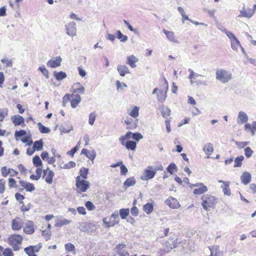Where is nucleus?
I'll return each mask as SVG.
<instances>
[{"label": "nucleus", "instance_id": "f257e3e1", "mask_svg": "<svg viewBox=\"0 0 256 256\" xmlns=\"http://www.w3.org/2000/svg\"><path fill=\"white\" fill-rule=\"evenodd\" d=\"M216 79L223 84H226L232 78V73L224 69H218L216 72Z\"/></svg>", "mask_w": 256, "mask_h": 256}, {"label": "nucleus", "instance_id": "f03ea898", "mask_svg": "<svg viewBox=\"0 0 256 256\" xmlns=\"http://www.w3.org/2000/svg\"><path fill=\"white\" fill-rule=\"evenodd\" d=\"M202 206L203 208L208 211L210 208H214L216 203V198L210 194L204 195L202 198Z\"/></svg>", "mask_w": 256, "mask_h": 256}, {"label": "nucleus", "instance_id": "7ed1b4c3", "mask_svg": "<svg viewBox=\"0 0 256 256\" xmlns=\"http://www.w3.org/2000/svg\"><path fill=\"white\" fill-rule=\"evenodd\" d=\"M76 186L80 192H86L90 188V182L81 179L80 176L76 178Z\"/></svg>", "mask_w": 256, "mask_h": 256}, {"label": "nucleus", "instance_id": "20e7f679", "mask_svg": "<svg viewBox=\"0 0 256 256\" xmlns=\"http://www.w3.org/2000/svg\"><path fill=\"white\" fill-rule=\"evenodd\" d=\"M66 33L68 36L73 37L76 35V24L74 22H69L66 26Z\"/></svg>", "mask_w": 256, "mask_h": 256}, {"label": "nucleus", "instance_id": "39448f33", "mask_svg": "<svg viewBox=\"0 0 256 256\" xmlns=\"http://www.w3.org/2000/svg\"><path fill=\"white\" fill-rule=\"evenodd\" d=\"M125 244H120L116 247L114 254V256H130L125 249Z\"/></svg>", "mask_w": 256, "mask_h": 256}, {"label": "nucleus", "instance_id": "423d86ee", "mask_svg": "<svg viewBox=\"0 0 256 256\" xmlns=\"http://www.w3.org/2000/svg\"><path fill=\"white\" fill-rule=\"evenodd\" d=\"M166 88L164 90H160L159 92L156 94L157 100L159 102H164L167 97V92L168 90V86L167 81L165 80Z\"/></svg>", "mask_w": 256, "mask_h": 256}, {"label": "nucleus", "instance_id": "0eeeda50", "mask_svg": "<svg viewBox=\"0 0 256 256\" xmlns=\"http://www.w3.org/2000/svg\"><path fill=\"white\" fill-rule=\"evenodd\" d=\"M54 176V172L48 168L44 170L42 177L45 178V180L48 184H51L52 182Z\"/></svg>", "mask_w": 256, "mask_h": 256}, {"label": "nucleus", "instance_id": "6e6552de", "mask_svg": "<svg viewBox=\"0 0 256 256\" xmlns=\"http://www.w3.org/2000/svg\"><path fill=\"white\" fill-rule=\"evenodd\" d=\"M156 174V172L154 170L150 169L147 168L144 171V174L141 176V179L143 180H147L152 178Z\"/></svg>", "mask_w": 256, "mask_h": 256}, {"label": "nucleus", "instance_id": "1a4fd4ad", "mask_svg": "<svg viewBox=\"0 0 256 256\" xmlns=\"http://www.w3.org/2000/svg\"><path fill=\"white\" fill-rule=\"evenodd\" d=\"M22 220L20 218L16 217V218L12 220V228L13 230H19L22 228Z\"/></svg>", "mask_w": 256, "mask_h": 256}, {"label": "nucleus", "instance_id": "9d476101", "mask_svg": "<svg viewBox=\"0 0 256 256\" xmlns=\"http://www.w3.org/2000/svg\"><path fill=\"white\" fill-rule=\"evenodd\" d=\"M62 59L60 56H57L56 60L51 59L46 64L47 66L55 68L60 66Z\"/></svg>", "mask_w": 256, "mask_h": 256}, {"label": "nucleus", "instance_id": "9b49d317", "mask_svg": "<svg viewBox=\"0 0 256 256\" xmlns=\"http://www.w3.org/2000/svg\"><path fill=\"white\" fill-rule=\"evenodd\" d=\"M124 122L128 126V128L132 130L138 126V120H134L130 118L127 117L124 120Z\"/></svg>", "mask_w": 256, "mask_h": 256}, {"label": "nucleus", "instance_id": "f8f14e48", "mask_svg": "<svg viewBox=\"0 0 256 256\" xmlns=\"http://www.w3.org/2000/svg\"><path fill=\"white\" fill-rule=\"evenodd\" d=\"M164 33L166 35V38L170 42L178 44L179 43L177 38L175 36L174 34L172 31H168L165 29L163 30Z\"/></svg>", "mask_w": 256, "mask_h": 256}, {"label": "nucleus", "instance_id": "ddd939ff", "mask_svg": "<svg viewBox=\"0 0 256 256\" xmlns=\"http://www.w3.org/2000/svg\"><path fill=\"white\" fill-rule=\"evenodd\" d=\"M2 174L4 177H6L10 174L11 176H16L18 172L12 168L8 169L6 166H3L1 168Z\"/></svg>", "mask_w": 256, "mask_h": 256}, {"label": "nucleus", "instance_id": "4468645a", "mask_svg": "<svg viewBox=\"0 0 256 256\" xmlns=\"http://www.w3.org/2000/svg\"><path fill=\"white\" fill-rule=\"evenodd\" d=\"M24 230L25 233L28 234H32L34 232V223L32 221L28 220L25 224L24 228Z\"/></svg>", "mask_w": 256, "mask_h": 256}, {"label": "nucleus", "instance_id": "2eb2a0df", "mask_svg": "<svg viewBox=\"0 0 256 256\" xmlns=\"http://www.w3.org/2000/svg\"><path fill=\"white\" fill-rule=\"evenodd\" d=\"M9 243H14L21 244L22 240V238L19 234H12L8 238Z\"/></svg>", "mask_w": 256, "mask_h": 256}, {"label": "nucleus", "instance_id": "dca6fc26", "mask_svg": "<svg viewBox=\"0 0 256 256\" xmlns=\"http://www.w3.org/2000/svg\"><path fill=\"white\" fill-rule=\"evenodd\" d=\"M251 179V174L250 172H244L240 176L241 182L244 185H246L250 183Z\"/></svg>", "mask_w": 256, "mask_h": 256}, {"label": "nucleus", "instance_id": "f3484780", "mask_svg": "<svg viewBox=\"0 0 256 256\" xmlns=\"http://www.w3.org/2000/svg\"><path fill=\"white\" fill-rule=\"evenodd\" d=\"M165 202L168 206L172 208H176L180 206L177 200L172 197L168 198Z\"/></svg>", "mask_w": 256, "mask_h": 256}, {"label": "nucleus", "instance_id": "a211bd4d", "mask_svg": "<svg viewBox=\"0 0 256 256\" xmlns=\"http://www.w3.org/2000/svg\"><path fill=\"white\" fill-rule=\"evenodd\" d=\"M19 183L22 187L26 188V191L32 192L35 189L34 185L32 184L22 180H20Z\"/></svg>", "mask_w": 256, "mask_h": 256}, {"label": "nucleus", "instance_id": "6ab92c4d", "mask_svg": "<svg viewBox=\"0 0 256 256\" xmlns=\"http://www.w3.org/2000/svg\"><path fill=\"white\" fill-rule=\"evenodd\" d=\"M11 120L15 126H19L24 123V119L22 116L17 114L11 117Z\"/></svg>", "mask_w": 256, "mask_h": 256}, {"label": "nucleus", "instance_id": "aec40b11", "mask_svg": "<svg viewBox=\"0 0 256 256\" xmlns=\"http://www.w3.org/2000/svg\"><path fill=\"white\" fill-rule=\"evenodd\" d=\"M82 154H84L88 158L93 161L96 156V152L93 151H88L86 149H82L81 152Z\"/></svg>", "mask_w": 256, "mask_h": 256}, {"label": "nucleus", "instance_id": "412c9836", "mask_svg": "<svg viewBox=\"0 0 256 256\" xmlns=\"http://www.w3.org/2000/svg\"><path fill=\"white\" fill-rule=\"evenodd\" d=\"M138 62V58L134 55L128 56L126 58V64L130 65L132 68L136 67V62Z\"/></svg>", "mask_w": 256, "mask_h": 256}, {"label": "nucleus", "instance_id": "4be33fe9", "mask_svg": "<svg viewBox=\"0 0 256 256\" xmlns=\"http://www.w3.org/2000/svg\"><path fill=\"white\" fill-rule=\"evenodd\" d=\"M248 120L247 114L244 112H240L238 117V123H246Z\"/></svg>", "mask_w": 256, "mask_h": 256}, {"label": "nucleus", "instance_id": "5701e85b", "mask_svg": "<svg viewBox=\"0 0 256 256\" xmlns=\"http://www.w3.org/2000/svg\"><path fill=\"white\" fill-rule=\"evenodd\" d=\"M117 70L120 76H124L126 74H130V72L128 68L126 66L118 65Z\"/></svg>", "mask_w": 256, "mask_h": 256}, {"label": "nucleus", "instance_id": "b1692460", "mask_svg": "<svg viewBox=\"0 0 256 256\" xmlns=\"http://www.w3.org/2000/svg\"><path fill=\"white\" fill-rule=\"evenodd\" d=\"M203 150L206 154L208 156V158L209 156H210L214 151L212 144L211 143H208L206 144L203 147Z\"/></svg>", "mask_w": 256, "mask_h": 256}, {"label": "nucleus", "instance_id": "393cba45", "mask_svg": "<svg viewBox=\"0 0 256 256\" xmlns=\"http://www.w3.org/2000/svg\"><path fill=\"white\" fill-rule=\"evenodd\" d=\"M136 180L134 177L128 178L124 183V187L126 188L130 186H133L136 184Z\"/></svg>", "mask_w": 256, "mask_h": 256}, {"label": "nucleus", "instance_id": "a878e982", "mask_svg": "<svg viewBox=\"0 0 256 256\" xmlns=\"http://www.w3.org/2000/svg\"><path fill=\"white\" fill-rule=\"evenodd\" d=\"M142 210L146 214H150L154 210V206L151 203H146L143 206Z\"/></svg>", "mask_w": 256, "mask_h": 256}, {"label": "nucleus", "instance_id": "bb28decb", "mask_svg": "<svg viewBox=\"0 0 256 256\" xmlns=\"http://www.w3.org/2000/svg\"><path fill=\"white\" fill-rule=\"evenodd\" d=\"M81 101V98L78 94L75 95V98L70 101L71 106L72 108H76Z\"/></svg>", "mask_w": 256, "mask_h": 256}, {"label": "nucleus", "instance_id": "cd10ccee", "mask_svg": "<svg viewBox=\"0 0 256 256\" xmlns=\"http://www.w3.org/2000/svg\"><path fill=\"white\" fill-rule=\"evenodd\" d=\"M160 112L164 118H167L170 115L171 110L167 106H162L160 108Z\"/></svg>", "mask_w": 256, "mask_h": 256}, {"label": "nucleus", "instance_id": "c85d7f7f", "mask_svg": "<svg viewBox=\"0 0 256 256\" xmlns=\"http://www.w3.org/2000/svg\"><path fill=\"white\" fill-rule=\"evenodd\" d=\"M54 76L58 80H61L66 77V73L62 71L60 72H54Z\"/></svg>", "mask_w": 256, "mask_h": 256}, {"label": "nucleus", "instance_id": "c756f323", "mask_svg": "<svg viewBox=\"0 0 256 256\" xmlns=\"http://www.w3.org/2000/svg\"><path fill=\"white\" fill-rule=\"evenodd\" d=\"M136 142L132 140H128L126 142L125 147L128 150H134L136 148Z\"/></svg>", "mask_w": 256, "mask_h": 256}, {"label": "nucleus", "instance_id": "7c9ffc66", "mask_svg": "<svg viewBox=\"0 0 256 256\" xmlns=\"http://www.w3.org/2000/svg\"><path fill=\"white\" fill-rule=\"evenodd\" d=\"M44 143L42 140L34 142L33 147L36 150H41L43 149Z\"/></svg>", "mask_w": 256, "mask_h": 256}, {"label": "nucleus", "instance_id": "2f4dec72", "mask_svg": "<svg viewBox=\"0 0 256 256\" xmlns=\"http://www.w3.org/2000/svg\"><path fill=\"white\" fill-rule=\"evenodd\" d=\"M120 216L122 219H126L130 214V210L128 208H121L119 211Z\"/></svg>", "mask_w": 256, "mask_h": 256}, {"label": "nucleus", "instance_id": "473e14b6", "mask_svg": "<svg viewBox=\"0 0 256 256\" xmlns=\"http://www.w3.org/2000/svg\"><path fill=\"white\" fill-rule=\"evenodd\" d=\"M230 182H224V186H222V191L224 194L227 196H230L231 194L230 190L229 188Z\"/></svg>", "mask_w": 256, "mask_h": 256}, {"label": "nucleus", "instance_id": "72a5a7b5", "mask_svg": "<svg viewBox=\"0 0 256 256\" xmlns=\"http://www.w3.org/2000/svg\"><path fill=\"white\" fill-rule=\"evenodd\" d=\"M211 254L210 256H221L222 252L219 250L218 246L213 247L210 249Z\"/></svg>", "mask_w": 256, "mask_h": 256}, {"label": "nucleus", "instance_id": "f704fd0d", "mask_svg": "<svg viewBox=\"0 0 256 256\" xmlns=\"http://www.w3.org/2000/svg\"><path fill=\"white\" fill-rule=\"evenodd\" d=\"M244 159V157L242 156H240L236 157L234 160V168L240 167L242 165V162Z\"/></svg>", "mask_w": 256, "mask_h": 256}, {"label": "nucleus", "instance_id": "c9c22d12", "mask_svg": "<svg viewBox=\"0 0 256 256\" xmlns=\"http://www.w3.org/2000/svg\"><path fill=\"white\" fill-rule=\"evenodd\" d=\"M239 46L241 47V45L240 41L238 40L237 38L232 40L231 42V48L232 50L237 51Z\"/></svg>", "mask_w": 256, "mask_h": 256}, {"label": "nucleus", "instance_id": "e433bc0d", "mask_svg": "<svg viewBox=\"0 0 256 256\" xmlns=\"http://www.w3.org/2000/svg\"><path fill=\"white\" fill-rule=\"evenodd\" d=\"M207 187L205 186H202L198 188L194 189L193 192L196 194H200L207 192Z\"/></svg>", "mask_w": 256, "mask_h": 256}, {"label": "nucleus", "instance_id": "4c0bfd02", "mask_svg": "<svg viewBox=\"0 0 256 256\" xmlns=\"http://www.w3.org/2000/svg\"><path fill=\"white\" fill-rule=\"evenodd\" d=\"M38 127L39 130L41 133L48 134L50 132V128L44 126L41 122H38Z\"/></svg>", "mask_w": 256, "mask_h": 256}, {"label": "nucleus", "instance_id": "58836bf2", "mask_svg": "<svg viewBox=\"0 0 256 256\" xmlns=\"http://www.w3.org/2000/svg\"><path fill=\"white\" fill-rule=\"evenodd\" d=\"M128 115L132 118H136L139 115V108L138 106H134V108L128 112Z\"/></svg>", "mask_w": 256, "mask_h": 256}, {"label": "nucleus", "instance_id": "ea45409f", "mask_svg": "<svg viewBox=\"0 0 256 256\" xmlns=\"http://www.w3.org/2000/svg\"><path fill=\"white\" fill-rule=\"evenodd\" d=\"M72 221L66 218H64L62 220H58L55 226H60L64 225H66L70 223Z\"/></svg>", "mask_w": 256, "mask_h": 256}, {"label": "nucleus", "instance_id": "a19ab883", "mask_svg": "<svg viewBox=\"0 0 256 256\" xmlns=\"http://www.w3.org/2000/svg\"><path fill=\"white\" fill-rule=\"evenodd\" d=\"M32 162L35 166L38 167L42 166V162L38 156H36L33 158Z\"/></svg>", "mask_w": 256, "mask_h": 256}, {"label": "nucleus", "instance_id": "79ce46f5", "mask_svg": "<svg viewBox=\"0 0 256 256\" xmlns=\"http://www.w3.org/2000/svg\"><path fill=\"white\" fill-rule=\"evenodd\" d=\"M90 224L88 222H82L80 226V229L82 232H86L88 230V228H90Z\"/></svg>", "mask_w": 256, "mask_h": 256}, {"label": "nucleus", "instance_id": "37998d69", "mask_svg": "<svg viewBox=\"0 0 256 256\" xmlns=\"http://www.w3.org/2000/svg\"><path fill=\"white\" fill-rule=\"evenodd\" d=\"M24 251L28 256H37V255L34 252V250L32 248V246L25 248Z\"/></svg>", "mask_w": 256, "mask_h": 256}, {"label": "nucleus", "instance_id": "c03bdc74", "mask_svg": "<svg viewBox=\"0 0 256 256\" xmlns=\"http://www.w3.org/2000/svg\"><path fill=\"white\" fill-rule=\"evenodd\" d=\"M116 36L122 42H126L128 39V37L122 34L120 30H117Z\"/></svg>", "mask_w": 256, "mask_h": 256}, {"label": "nucleus", "instance_id": "a18cd8bd", "mask_svg": "<svg viewBox=\"0 0 256 256\" xmlns=\"http://www.w3.org/2000/svg\"><path fill=\"white\" fill-rule=\"evenodd\" d=\"M80 177L82 176L83 178L86 179L87 178V175L88 173V169L86 168H80Z\"/></svg>", "mask_w": 256, "mask_h": 256}, {"label": "nucleus", "instance_id": "49530a36", "mask_svg": "<svg viewBox=\"0 0 256 256\" xmlns=\"http://www.w3.org/2000/svg\"><path fill=\"white\" fill-rule=\"evenodd\" d=\"M177 167L174 163H170L167 168V170L171 174H172L174 171H176Z\"/></svg>", "mask_w": 256, "mask_h": 256}, {"label": "nucleus", "instance_id": "de8ad7c7", "mask_svg": "<svg viewBox=\"0 0 256 256\" xmlns=\"http://www.w3.org/2000/svg\"><path fill=\"white\" fill-rule=\"evenodd\" d=\"M110 220L112 222H114V221L117 222L116 224L119 222L118 211H115L114 213L112 214Z\"/></svg>", "mask_w": 256, "mask_h": 256}, {"label": "nucleus", "instance_id": "09e8293b", "mask_svg": "<svg viewBox=\"0 0 256 256\" xmlns=\"http://www.w3.org/2000/svg\"><path fill=\"white\" fill-rule=\"evenodd\" d=\"M84 92H85V88L82 86H80L78 88H74V89H73L72 90V92L73 94H76V93L83 94H84Z\"/></svg>", "mask_w": 256, "mask_h": 256}, {"label": "nucleus", "instance_id": "8fccbe9b", "mask_svg": "<svg viewBox=\"0 0 256 256\" xmlns=\"http://www.w3.org/2000/svg\"><path fill=\"white\" fill-rule=\"evenodd\" d=\"M253 154L254 152L250 147L248 146L244 148V154L247 158L251 157Z\"/></svg>", "mask_w": 256, "mask_h": 256}, {"label": "nucleus", "instance_id": "3c124183", "mask_svg": "<svg viewBox=\"0 0 256 256\" xmlns=\"http://www.w3.org/2000/svg\"><path fill=\"white\" fill-rule=\"evenodd\" d=\"M102 220H103L104 224L105 225V226L108 228L114 226L115 224H116V222H117L116 221H114V222H112L110 220V222H108L106 218H104Z\"/></svg>", "mask_w": 256, "mask_h": 256}, {"label": "nucleus", "instance_id": "603ef678", "mask_svg": "<svg viewBox=\"0 0 256 256\" xmlns=\"http://www.w3.org/2000/svg\"><path fill=\"white\" fill-rule=\"evenodd\" d=\"M76 166V163L74 162H70L68 164H64L63 166H60V168L64 169H70Z\"/></svg>", "mask_w": 256, "mask_h": 256}, {"label": "nucleus", "instance_id": "864d4df0", "mask_svg": "<svg viewBox=\"0 0 256 256\" xmlns=\"http://www.w3.org/2000/svg\"><path fill=\"white\" fill-rule=\"evenodd\" d=\"M0 61L2 63L6 64V67L12 68V61L11 59L3 58Z\"/></svg>", "mask_w": 256, "mask_h": 256}, {"label": "nucleus", "instance_id": "5fc2aeb1", "mask_svg": "<svg viewBox=\"0 0 256 256\" xmlns=\"http://www.w3.org/2000/svg\"><path fill=\"white\" fill-rule=\"evenodd\" d=\"M96 117V114L94 112H91L89 116L88 123L90 125H93Z\"/></svg>", "mask_w": 256, "mask_h": 256}, {"label": "nucleus", "instance_id": "6e6d98bb", "mask_svg": "<svg viewBox=\"0 0 256 256\" xmlns=\"http://www.w3.org/2000/svg\"><path fill=\"white\" fill-rule=\"evenodd\" d=\"M64 246L66 250L68 252H74L75 250L74 245L71 243L66 244Z\"/></svg>", "mask_w": 256, "mask_h": 256}, {"label": "nucleus", "instance_id": "4d7b16f0", "mask_svg": "<svg viewBox=\"0 0 256 256\" xmlns=\"http://www.w3.org/2000/svg\"><path fill=\"white\" fill-rule=\"evenodd\" d=\"M38 70H40L44 76L46 78H48L49 77L48 70L44 66H42L38 68Z\"/></svg>", "mask_w": 256, "mask_h": 256}, {"label": "nucleus", "instance_id": "13d9d810", "mask_svg": "<svg viewBox=\"0 0 256 256\" xmlns=\"http://www.w3.org/2000/svg\"><path fill=\"white\" fill-rule=\"evenodd\" d=\"M148 168H150V169L154 170L156 172L157 171H158V170L161 171V170H162L164 169V168L162 164H160L159 166H148Z\"/></svg>", "mask_w": 256, "mask_h": 256}, {"label": "nucleus", "instance_id": "bf43d9fd", "mask_svg": "<svg viewBox=\"0 0 256 256\" xmlns=\"http://www.w3.org/2000/svg\"><path fill=\"white\" fill-rule=\"evenodd\" d=\"M236 144L237 147L240 148H242L248 144V142H236Z\"/></svg>", "mask_w": 256, "mask_h": 256}, {"label": "nucleus", "instance_id": "052dcab7", "mask_svg": "<svg viewBox=\"0 0 256 256\" xmlns=\"http://www.w3.org/2000/svg\"><path fill=\"white\" fill-rule=\"evenodd\" d=\"M132 138L138 141L140 140L142 138L143 136L140 133H138V132L132 133Z\"/></svg>", "mask_w": 256, "mask_h": 256}, {"label": "nucleus", "instance_id": "680f3d73", "mask_svg": "<svg viewBox=\"0 0 256 256\" xmlns=\"http://www.w3.org/2000/svg\"><path fill=\"white\" fill-rule=\"evenodd\" d=\"M85 206L89 210H94L96 208L94 204L90 201H87L85 204Z\"/></svg>", "mask_w": 256, "mask_h": 256}, {"label": "nucleus", "instance_id": "e2e57ef3", "mask_svg": "<svg viewBox=\"0 0 256 256\" xmlns=\"http://www.w3.org/2000/svg\"><path fill=\"white\" fill-rule=\"evenodd\" d=\"M26 132L24 130H16L14 133V136L16 138L21 137L25 136Z\"/></svg>", "mask_w": 256, "mask_h": 256}, {"label": "nucleus", "instance_id": "0e129e2a", "mask_svg": "<svg viewBox=\"0 0 256 256\" xmlns=\"http://www.w3.org/2000/svg\"><path fill=\"white\" fill-rule=\"evenodd\" d=\"M16 200L19 202L20 204H23L22 200L24 199V196L20 193H16L15 194Z\"/></svg>", "mask_w": 256, "mask_h": 256}, {"label": "nucleus", "instance_id": "69168bd1", "mask_svg": "<svg viewBox=\"0 0 256 256\" xmlns=\"http://www.w3.org/2000/svg\"><path fill=\"white\" fill-rule=\"evenodd\" d=\"M246 14H244V17L250 18H251L254 14V11L250 8H248L246 10Z\"/></svg>", "mask_w": 256, "mask_h": 256}, {"label": "nucleus", "instance_id": "338daca9", "mask_svg": "<svg viewBox=\"0 0 256 256\" xmlns=\"http://www.w3.org/2000/svg\"><path fill=\"white\" fill-rule=\"evenodd\" d=\"M7 114L8 112L6 110H0V122H2Z\"/></svg>", "mask_w": 256, "mask_h": 256}, {"label": "nucleus", "instance_id": "774afa93", "mask_svg": "<svg viewBox=\"0 0 256 256\" xmlns=\"http://www.w3.org/2000/svg\"><path fill=\"white\" fill-rule=\"evenodd\" d=\"M4 256H13L14 254L11 249L6 248L3 252Z\"/></svg>", "mask_w": 256, "mask_h": 256}]
</instances>
